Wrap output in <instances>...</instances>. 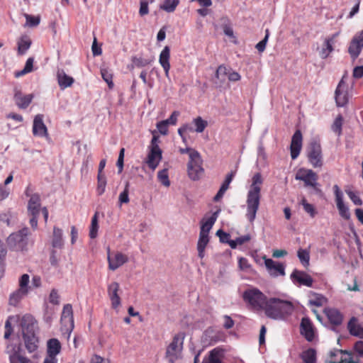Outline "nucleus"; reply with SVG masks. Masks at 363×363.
<instances>
[{
  "mask_svg": "<svg viewBox=\"0 0 363 363\" xmlns=\"http://www.w3.org/2000/svg\"><path fill=\"white\" fill-rule=\"evenodd\" d=\"M296 306V303L289 299L277 297L269 298L263 313L274 320H283L291 315Z\"/></svg>",
  "mask_w": 363,
  "mask_h": 363,
  "instance_id": "obj_1",
  "label": "nucleus"
},
{
  "mask_svg": "<svg viewBox=\"0 0 363 363\" xmlns=\"http://www.w3.org/2000/svg\"><path fill=\"white\" fill-rule=\"evenodd\" d=\"M263 178L259 172L255 173L251 179V184L250 185L247 194V212L246 218L252 223L257 215L260 203V192L261 186L263 184Z\"/></svg>",
  "mask_w": 363,
  "mask_h": 363,
  "instance_id": "obj_2",
  "label": "nucleus"
},
{
  "mask_svg": "<svg viewBox=\"0 0 363 363\" xmlns=\"http://www.w3.org/2000/svg\"><path fill=\"white\" fill-rule=\"evenodd\" d=\"M21 326L26 350L29 353L34 352L33 358L39 359L40 356L37 352L39 340L35 335L36 321L31 315L26 314L21 318Z\"/></svg>",
  "mask_w": 363,
  "mask_h": 363,
  "instance_id": "obj_3",
  "label": "nucleus"
},
{
  "mask_svg": "<svg viewBox=\"0 0 363 363\" xmlns=\"http://www.w3.org/2000/svg\"><path fill=\"white\" fill-rule=\"evenodd\" d=\"M242 297L249 307L257 312H263L269 299L259 289L253 286L247 288Z\"/></svg>",
  "mask_w": 363,
  "mask_h": 363,
  "instance_id": "obj_4",
  "label": "nucleus"
},
{
  "mask_svg": "<svg viewBox=\"0 0 363 363\" xmlns=\"http://www.w3.org/2000/svg\"><path fill=\"white\" fill-rule=\"evenodd\" d=\"M42 212L45 222L48 221V211L46 207L40 208V196L37 194L31 196L28 203V212L30 216V224L33 229H36L38 226V217Z\"/></svg>",
  "mask_w": 363,
  "mask_h": 363,
  "instance_id": "obj_5",
  "label": "nucleus"
},
{
  "mask_svg": "<svg viewBox=\"0 0 363 363\" xmlns=\"http://www.w3.org/2000/svg\"><path fill=\"white\" fill-rule=\"evenodd\" d=\"M152 134L153 137L148 147L146 163L152 170H155L162 160V151L159 146L160 139L159 136L156 134V131H152Z\"/></svg>",
  "mask_w": 363,
  "mask_h": 363,
  "instance_id": "obj_6",
  "label": "nucleus"
},
{
  "mask_svg": "<svg viewBox=\"0 0 363 363\" xmlns=\"http://www.w3.org/2000/svg\"><path fill=\"white\" fill-rule=\"evenodd\" d=\"M29 283L30 277L28 274H24L21 276L18 279V288L9 296V304L11 306H18L28 296L31 289Z\"/></svg>",
  "mask_w": 363,
  "mask_h": 363,
  "instance_id": "obj_7",
  "label": "nucleus"
},
{
  "mask_svg": "<svg viewBox=\"0 0 363 363\" xmlns=\"http://www.w3.org/2000/svg\"><path fill=\"white\" fill-rule=\"evenodd\" d=\"M184 333H179L175 335L172 342L167 348L166 357L169 363H174L182 357Z\"/></svg>",
  "mask_w": 363,
  "mask_h": 363,
  "instance_id": "obj_8",
  "label": "nucleus"
},
{
  "mask_svg": "<svg viewBox=\"0 0 363 363\" xmlns=\"http://www.w3.org/2000/svg\"><path fill=\"white\" fill-rule=\"evenodd\" d=\"M309 162L314 167H320L323 165L321 147L316 140L310 143L307 150Z\"/></svg>",
  "mask_w": 363,
  "mask_h": 363,
  "instance_id": "obj_9",
  "label": "nucleus"
},
{
  "mask_svg": "<svg viewBox=\"0 0 363 363\" xmlns=\"http://www.w3.org/2000/svg\"><path fill=\"white\" fill-rule=\"evenodd\" d=\"M28 229L24 228L22 230L11 234L8 239V245L16 250H23L26 245Z\"/></svg>",
  "mask_w": 363,
  "mask_h": 363,
  "instance_id": "obj_10",
  "label": "nucleus"
},
{
  "mask_svg": "<svg viewBox=\"0 0 363 363\" xmlns=\"http://www.w3.org/2000/svg\"><path fill=\"white\" fill-rule=\"evenodd\" d=\"M296 180L303 181L307 186L315 187L318 184L317 174L311 169H300L296 174Z\"/></svg>",
  "mask_w": 363,
  "mask_h": 363,
  "instance_id": "obj_11",
  "label": "nucleus"
},
{
  "mask_svg": "<svg viewBox=\"0 0 363 363\" xmlns=\"http://www.w3.org/2000/svg\"><path fill=\"white\" fill-rule=\"evenodd\" d=\"M264 260L265 267L271 277H277L285 275V266L272 259L267 258L265 255L262 257Z\"/></svg>",
  "mask_w": 363,
  "mask_h": 363,
  "instance_id": "obj_12",
  "label": "nucleus"
},
{
  "mask_svg": "<svg viewBox=\"0 0 363 363\" xmlns=\"http://www.w3.org/2000/svg\"><path fill=\"white\" fill-rule=\"evenodd\" d=\"M345 79V77H343L335 90V101L338 106H344L349 100L348 85Z\"/></svg>",
  "mask_w": 363,
  "mask_h": 363,
  "instance_id": "obj_13",
  "label": "nucleus"
},
{
  "mask_svg": "<svg viewBox=\"0 0 363 363\" xmlns=\"http://www.w3.org/2000/svg\"><path fill=\"white\" fill-rule=\"evenodd\" d=\"M107 259L108 269L112 271L116 270L128 261V257L126 255L121 252L110 253L109 250L108 251Z\"/></svg>",
  "mask_w": 363,
  "mask_h": 363,
  "instance_id": "obj_14",
  "label": "nucleus"
},
{
  "mask_svg": "<svg viewBox=\"0 0 363 363\" xmlns=\"http://www.w3.org/2000/svg\"><path fill=\"white\" fill-rule=\"evenodd\" d=\"M335 202L339 213L345 220L350 218V213L347 206L343 201V194L337 185L333 186Z\"/></svg>",
  "mask_w": 363,
  "mask_h": 363,
  "instance_id": "obj_15",
  "label": "nucleus"
},
{
  "mask_svg": "<svg viewBox=\"0 0 363 363\" xmlns=\"http://www.w3.org/2000/svg\"><path fill=\"white\" fill-rule=\"evenodd\" d=\"M363 48V30L357 33L352 38L349 48L348 52L351 57L356 59Z\"/></svg>",
  "mask_w": 363,
  "mask_h": 363,
  "instance_id": "obj_16",
  "label": "nucleus"
},
{
  "mask_svg": "<svg viewBox=\"0 0 363 363\" xmlns=\"http://www.w3.org/2000/svg\"><path fill=\"white\" fill-rule=\"evenodd\" d=\"M340 32L338 31L330 36L326 38L323 42V47L319 51V55L322 59H326L334 50V45L337 42V38Z\"/></svg>",
  "mask_w": 363,
  "mask_h": 363,
  "instance_id": "obj_17",
  "label": "nucleus"
},
{
  "mask_svg": "<svg viewBox=\"0 0 363 363\" xmlns=\"http://www.w3.org/2000/svg\"><path fill=\"white\" fill-rule=\"evenodd\" d=\"M119 290V284L116 281L108 286V295L111 300V306L115 310H118L121 306V298L118 295Z\"/></svg>",
  "mask_w": 363,
  "mask_h": 363,
  "instance_id": "obj_18",
  "label": "nucleus"
},
{
  "mask_svg": "<svg viewBox=\"0 0 363 363\" xmlns=\"http://www.w3.org/2000/svg\"><path fill=\"white\" fill-rule=\"evenodd\" d=\"M61 344L56 338L50 339L47 342V356L45 359L57 361V355L60 352Z\"/></svg>",
  "mask_w": 363,
  "mask_h": 363,
  "instance_id": "obj_19",
  "label": "nucleus"
},
{
  "mask_svg": "<svg viewBox=\"0 0 363 363\" xmlns=\"http://www.w3.org/2000/svg\"><path fill=\"white\" fill-rule=\"evenodd\" d=\"M301 334L311 342L315 337V331L312 323L308 318H303L300 326Z\"/></svg>",
  "mask_w": 363,
  "mask_h": 363,
  "instance_id": "obj_20",
  "label": "nucleus"
},
{
  "mask_svg": "<svg viewBox=\"0 0 363 363\" xmlns=\"http://www.w3.org/2000/svg\"><path fill=\"white\" fill-rule=\"evenodd\" d=\"M33 133L35 136L41 138L48 136V129L44 124L43 117L42 115L38 114L34 118Z\"/></svg>",
  "mask_w": 363,
  "mask_h": 363,
  "instance_id": "obj_21",
  "label": "nucleus"
},
{
  "mask_svg": "<svg viewBox=\"0 0 363 363\" xmlns=\"http://www.w3.org/2000/svg\"><path fill=\"white\" fill-rule=\"evenodd\" d=\"M302 134L299 130H297L294 134L291 143V155L293 160L298 156L302 147Z\"/></svg>",
  "mask_w": 363,
  "mask_h": 363,
  "instance_id": "obj_22",
  "label": "nucleus"
},
{
  "mask_svg": "<svg viewBox=\"0 0 363 363\" xmlns=\"http://www.w3.org/2000/svg\"><path fill=\"white\" fill-rule=\"evenodd\" d=\"M220 211H217L214 212L211 216L204 217L201 223V230L199 234L208 235V233L216 223L217 218L218 216Z\"/></svg>",
  "mask_w": 363,
  "mask_h": 363,
  "instance_id": "obj_23",
  "label": "nucleus"
},
{
  "mask_svg": "<svg viewBox=\"0 0 363 363\" xmlns=\"http://www.w3.org/2000/svg\"><path fill=\"white\" fill-rule=\"evenodd\" d=\"M291 277L294 281H297L306 286H311L313 284L312 277L304 272L294 270L291 274Z\"/></svg>",
  "mask_w": 363,
  "mask_h": 363,
  "instance_id": "obj_24",
  "label": "nucleus"
},
{
  "mask_svg": "<svg viewBox=\"0 0 363 363\" xmlns=\"http://www.w3.org/2000/svg\"><path fill=\"white\" fill-rule=\"evenodd\" d=\"M169 58H170V49L168 46H165L162 52H160V57H159V62L160 65L164 69L165 76L168 78L169 77V72L170 69V63H169Z\"/></svg>",
  "mask_w": 363,
  "mask_h": 363,
  "instance_id": "obj_25",
  "label": "nucleus"
},
{
  "mask_svg": "<svg viewBox=\"0 0 363 363\" xmlns=\"http://www.w3.org/2000/svg\"><path fill=\"white\" fill-rule=\"evenodd\" d=\"M61 322L63 325L68 327V329H72L74 327L73 315H72V308L69 304H67L64 306Z\"/></svg>",
  "mask_w": 363,
  "mask_h": 363,
  "instance_id": "obj_26",
  "label": "nucleus"
},
{
  "mask_svg": "<svg viewBox=\"0 0 363 363\" xmlns=\"http://www.w3.org/2000/svg\"><path fill=\"white\" fill-rule=\"evenodd\" d=\"M33 94L16 93L14 96L16 105L21 108H27L33 100Z\"/></svg>",
  "mask_w": 363,
  "mask_h": 363,
  "instance_id": "obj_27",
  "label": "nucleus"
},
{
  "mask_svg": "<svg viewBox=\"0 0 363 363\" xmlns=\"http://www.w3.org/2000/svg\"><path fill=\"white\" fill-rule=\"evenodd\" d=\"M21 346L16 343H9L6 348V352L9 354L10 363L14 362V360L18 358L21 354H20Z\"/></svg>",
  "mask_w": 363,
  "mask_h": 363,
  "instance_id": "obj_28",
  "label": "nucleus"
},
{
  "mask_svg": "<svg viewBox=\"0 0 363 363\" xmlns=\"http://www.w3.org/2000/svg\"><path fill=\"white\" fill-rule=\"evenodd\" d=\"M329 321L335 325H340L342 321V315L339 311L335 308H326L325 310Z\"/></svg>",
  "mask_w": 363,
  "mask_h": 363,
  "instance_id": "obj_29",
  "label": "nucleus"
},
{
  "mask_svg": "<svg viewBox=\"0 0 363 363\" xmlns=\"http://www.w3.org/2000/svg\"><path fill=\"white\" fill-rule=\"evenodd\" d=\"M57 81L60 87L64 89L72 86L74 79L68 76L63 70H60L57 72Z\"/></svg>",
  "mask_w": 363,
  "mask_h": 363,
  "instance_id": "obj_30",
  "label": "nucleus"
},
{
  "mask_svg": "<svg viewBox=\"0 0 363 363\" xmlns=\"http://www.w3.org/2000/svg\"><path fill=\"white\" fill-rule=\"evenodd\" d=\"M18 52L19 55L25 54L31 45V40L28 35H22L17 42Z\"/></svg>",
  "mask_w": 363,
  "mask_h": 363,
  "instance_id": "obj_31",
  "label": "nucleus"
},
{
  "mask_svg": "<svg viewBox=\"0 0 363 363\" xmlns=\"http://www.w3.org/2000/svg\"><path fill=\"white\" fill-rule=\"evenodd\" d=\"M62 230L57 227H54L52 233V245L55 248H61L64 242L62 239Z\"/></svg>",
  "mask_w": 363,
  "mask_h": 363,
  "instance_id": "obj_32",
  "label": "nucleus"
},
{
  "mask_svg": "<svg viewBox=\"0 0 363 363\" xmlns=\"http://www.w3.org/2000/svg\"><path fill=\"white\" fill-rule=\"evenodd\" d=\"M209 242V236L199 234L197 242V250L199 257L202 259L205 256V249Z\"/></svg>",
  "mask_w": 363,
  "mask_h": 363,
  "instance_id": "obj_33",
  "label": "nucleus"
},
{
  "mask_svg": "<svg viewBox=\"0 0 363 363\" xmlns=\"http://www.w3.org/2000/svg\"><path fill=\"white\" fill-rule=\"evenodd\" d=\"M223 352L219 348H215L209 352L208 357L202 363H223L220 360Z\"/></svg>",
  "mask_w": 363,
  "mask_h": 363,
  "instance_id": "obj_34",
  "label": "nucleus"
},
{
  "mask_svg": "<svg viewBox=\"0 0 363 363\" xmlns=\"http://www.w3.org/2000/svg\"><path fill=\"white\" fill-rule=\"evenodd\" d=\"M348 329L351 335L363 338V327L354 320H350L348 323Z\"/></svg>",
  "mask_w": 363,
  "mask_h": 363,
  "instance_id": "obj_35",
  "label": "nucleus"
},
{
  "mask_svg": "<svg viewBox=\"0 0 363 363\" xmlns=\"http://www.w3.org/2000/svg\"><path fill=\"white\" fill-rule=\"evenodd\" d=\"M179 4V0H164V2L160 4V9L167 13H172L175 11Z\"/></svg>",
  "mask_w": 363,
  "mask_h": 363,
  "instance_id": "obj_36",
  "label": "nucleus"
},
{
  "mask_svg": "<svg viewBox=\"0 0 363 363\" xmlns=\"http://www.w3.org/2000/svg\"><path fill=\"white\" fill-rule=\"evenodd\" d=\"M301 358L304 363H315L316 353L313 349H308L303 351L301 354Z\"/></svg>",
  "mask_w": 363,
  "mask_h": 363,
  "instance_id": "obj_37",
  "label": "nucleus"
},
{
  "mask_svg": "<svg viewBox=\"0 0 363 363\" xmlns=\"http://www.w3.org/2000/svg\"><path fill=\"white\" fill-rule=\"evenodd\" d=\"M202 164V160L200 154L198 151L191 152V154L189 157V161L187 164V169L191 168V167H196Z\"/></svg>",
  "mask_w": 363,
  "mask_h": 363,
  "instance_id": "obj_38",
  "label": "nucleus"
},
{
  "mask_svg": "<svg viewBox=\"0 0 363 363\" xmlns=\"http://www.w3.org/2000/svg\"><path fill=\"white\" fill-rule=\"evenodd\" d=\"M188 174L191 179L197 180L199 179L201 174H202L203 169L201 165L191 167V168H188Z\"/></svg>",
  "mask_w": 363,
  "mask_h": 363,
  "instance_id": "obj_39",
  "label": "nucleus"
},
{
  "mask_svg": "<svg viewBox=\"0 0 363 363\" xmlns=\"http://www.w3.org/2000/svg\"><path fill=\"white\" fill-rule=\"evenodd\" d=\"M33 58L29 57L26 62L24 68L18 72H16L15 73L16 77H20L26 74L30 73L33 70Z\"/></svg>",
  "mask_w": 363,
  "mask_h": 363,
  "instance_id": "obj_40",
  "label": "nucleus"
},
{
  "mask_svg": "<svg viewBox=\"0 0 363 363\" xmlns=\"http://www.w3.org/2000/svg\"><path fill=\"white\" fill-rule=\"evenodd\" d=\"M297 256L304 267H308L309 265L310 255L308 250L299 249L297 252Z\"/></svg>",
  "mask_w": 363,
  "mask_h": 363,
  "instance_id": "obj_41",
  "label": "nucleus"
},
{
  "mask_svg": "<svg viewBox=\"0 0 363 363\" xmlns=\"http://www.w3.org/2000/svg\"><path fill=\"white\" fill-rule=\"evenodd\" d=\"M193 123L196 126L195 131L202 133L208 125V122L201 117H197L193 120Z\"/></svg>",
  "mask_w": 363,
  "mask_h": 363,
  "instance_id": "obj_42",
  "label": "nucleus"
},
{
  "mask_svg": "<svg viewBox=\"0 0 363 363\" xmlns=\"http://www.w3.org/2000/svg\"><path fill=\"white\" fill-rule=\"evenodd\" d=\"M24 16L26 19V23L25 24V26L28 27H35L39 25L40 21V18L39 16H31L29 14H24Z\"/></svg>",
  "mask_w": 363,
  "mask_h": 363,
  "instance_id": "obj_43",
  "label": "nucleus"
},
{
  "mask_svg": "<svg viewBox=\"0 0 363 363\" xmlns=\"http://www.w3.org/2000/svg\"><path fill=\"white\" fill-rule=\"evenodd\" d=\"M326 298L320 294H314L309 300L311 306H322L326 303Z\"/></svg>",
  "mask_w": 363,
  "mask_h": 363,
  "instance_id": "obj_44",
  "label": "nucleus"
},
{
  "mask_svg": "<svg viewBox=\"0 0 363 363\" xmlns=\"http://www.w3.org/2000/svg\"><path fill=\"white\" fill-rule=\"evenodd\" d=\"M157 178L159 181L164 186H169L170 182L169 179L168 171L167 169H164L158 172Z\"/></svg>",
  "mask_w": 363,
  "mask_h": 363,
  "instance_id": "obj_45",
  "label": "nucleus"
},
{
  "mask_svg": "<svg viewBox=\"0 0 363 363\" xmlns=\"http://www.w3.org/2000/svg\"><path fill=\"white\" fill-rule=\"evenodd\" d=\"M106 186V178L105 174L98 175V184L96 191L99 195L104 193Z\"/></svg>",
  "mask_w": 363,
  "mask_h": 363,
  "instance_id": "obj_46",
  "label": "nucleus"
},
{
  "mask_svg": "<svg viewBox=\"0 0 363 363\" xmlns=\"http://www.w3.org/2000/svg\"><path fill=\"white\" fill-rule=\"evenodd\" d=\"M301 205L303 207L304 211L310 215L311 217L313 218L317 214V211L313 205L307 202L305 199L301 200Z\"/></svg>",
  "mask_w": 363,
  "mask_h": 363,
  "instance_id": "obj_47",
  "label": "nucleus"
},
{
  "mask_svg": "<svg viewBox=\"0 0 363 363\" xmlns=\"http://www.w3.org/2000/svg\"><path fill=\"white\" fill-rule=\"evenodd\" d=\"M101 74L103 79L107 83L108 87L111 89L113 86L112 73L107 69H101Z\"/></svg>",
  "mask_w": 363,
  "mask_h": 363,
  "instance_id": "obj_48",
  "label": "nucleus"
},
{
  "mask_svg": "<svg viewBox=\"0 0 363 363\" xmlns=\"http://www.w3.org/2000/svg\"><path fill=\"white\" fill-rule=\"evenodd\" d=\"M155 0H140L139 14L141 16H145L149 13L148 5L154 2Z\"/></svg>",
  "mask_w": 363,
  "mask_h": 363,
  "instance_id": "obj_49",
  "label": "nucleus"
},
{
  "mask_svg": "<svg viewBox=\"0 0 363 363\" xmlns=\"http://www.w3.org/2000/svg\"><path fill=\"white\" fill-rule=\"evenodd\" d=\"M342 117L341 116H338L333 124L332 125V130L334 133H335L337 135H340L341 130H342Z\"/></svg>",
  "mask_w": 363,
  "mask_h": 363,
  "instance_id": "obj_50",
  "label": "nucleus"
},
{
  "mask_svg": "<svg viewBox=\"0 0 363 363\" xmlns=\"http://www.w3.org/2000/svg\"><path fill=\"white\" fill-rule=\"evenodd\" d=\"M132 61H133V65L138 67H145V66L148 65L149 64H150V62H151V60H150L148 59L143 58L141 57H134L133 58Z\"/></svg>",
  "mask_w": 363,
  "mask_h": 363,
  "instance_id": "obj_51",
  "label": "nucleus"
},
{
  "mask_svg": "<svg viewBox=\"0 0 363 363\" xmlns=\"http://www.w3.org/2000/svg\"><path fill=\"white\" fill-rule=\"evenodd\" d=\"M228 69L225 66L220 65L218 67L216 76L220 81H224L225 76L228 74Z\"/></svg>",
  "mask_w": 363,
  "mask_h": 363,
  "instance_id": "obj_52",
  "label": "nucleus"
},
{
  "mask_svg": "<svg viewBox=\"0 0 363 363\" xmlns=\"http://www.w3.org/2000/svg\"><path fill=\"white\" fill-rule=\"evenodd\" d=\"M269 36V30L266 29V30H265V36H264V39L262 40H261L260 42H259L256 45V48L257 49V50L259 52H262L265 50L266 45H267Z\"/></svg>",
  "mask_w": 363,
  "mask_h": 363,
  "instance_id": "obj_53",
  "label": "nucleus"
},
{
  "mask_svg": "<svg viewBox=\"0 0 363 363\" xmlns=\"http://www.w3.org/2000/svg\"><path fill=\"white\" fill-rule=\"evenodd\" d=\"M346 194L355 205L361 206L362 204V199L355 192L351 190H346Z\"/></svg>",
  "mask_w": 363,
  "mask_h": 363,
  "instance_id": "obj_54",
  "label": "nucleus"
},
{
  "mask_svg": "<svg viewBox=\"0 0 363 363\" xmlns=\"http://www.w3.org/2000/svg\"><path fill=\"white\" fill-rule=\"evenodd\" d=\"M340 354V361L335 362H331V363H356L352 360V357L350 356V354L347 352H344L342 351L339 352Z\"/></svg>",
  "mask_w": 363,
  "mask_h": 363,
  "instance_id": "obj_55",
  "label": "nucleus"
},
{
  "mask_svg": "<svg viewBox=\"0 0 363 363\" xmlns=\"http://www.w3.org/2000/svg\"><path fill=\"white\" fill-rule=\"evenodd\" d=\"M168 125H169L164 121H160L156 125L158 131L163 135H167Z\"/></svg>",
  "mask_w": 363,
  "mask_h": 363,
  "instance_id": "obj_56",
  "label": "nucleus"
},
{
  "mask_svg": "<svg viewBox=\"0 0 363 363\" xmlns=\"http://www.w3.org/2000/svg\"><path fill=\"white\" fill-rule=\"evenodd\" d=\"M179 112L177 111H174L172 112L171 116L167 120H164L168 125H176L177 123L178 117L179 116Z\"/></svg>",
  "mask_w": 363,
  "mask_h": 363,
  "instance_id": "obj_57",
  "label": "nucleus"
},
{
  "mask_svg": "<svg viewBox=\"0 0 363 363\" xmlns=\"http://www.w3.org/2000/svg\"><path fill=\"white\" fill-rule=\"evenodd\" d=\"M124 152H125L124 148H122L120 150L117 164H116L118 167L119 173H121L123 171V168Z\"/></svg>",
  "mask_w": 363,
  "mask_h": 363,
  "instance_id": "obj_58",
  "label": "nucleus"
},
{
  "mask_svg": "<svg viewBox=\"0 0 363 363\" xmlns=\"http://www.w3.org/2000/svg\"><path fill=\"white\" fill-rule=\"evenodd\" d=\"M119 201L121 203H127L129 202L128 184L126 185L124 191L120 194Z\"/></svg>",
  "mask_w": 363,
  "mask_h": 363,
  "instance_id": "obj_59",
  "label": "nucleus"
},
{
  "mask_svg": "<svg viewBox=\"0 0 363 363\" xmlns=\"http://www.w3.org/2000/svg\"><path fill=\"white\" fill-rule=\"evenodd\" d=\"M49 301L53 304L59 303V296L56 290L52 289L49 296Z\"/></svg>",
  "mask_w": 363,
  "mask_h": 363,
  "instance_id": "obj_60",
  "label": "nucleus"
},
{
  "mask_svg": "<svg viewBox=\"0 0 363 363\" xmlns=\"http://www.w3.org/2000/svg\"><path fill=\"white\" fill-rule=\"evenodd\" d=\"M216 235L219 237L220 240L222 242H226L227 243L228 242V240H229V238H230V235L228 233H226L223 232L222 230H218L216 232Z\"/></svg>",
  "mask_w": 363,
  "mask_h": 363,
  "instance_id": "obj_61",
  "label": "nucleus"
},
{
  "mask_svg": "<svg viewBox=\"0 0 363 363\" xmlns=\"http://www.w3.org/2000/svg\"><path fill=\"white\" fill-rule=\"evenodd\" d=\"M239 267L242 270H247L250 267V264L248 263V261L247 259L244 257H240L239 259Z\"/></svg>",
  "mask_w": 363,
  "mask_h": 363,
  "instance_id": "obj_62",
  "label": "nucleus"
},
{
  "mask_svg": "<svg viewBox=\"0 0 363 363\" xmlns=\"http://www.w3.org/2000/svg\"><path fill=\"white\" fill-rule=\"evenodd\" d=\"M11 363H38V362H34L30 359L21 355L18 358L15 359L14 362H12Z\"/></svg>",
  "mask_w": 363,
  "mask_h": 363,
  "instance_id": "obj_63",
  "label": "nucleus"
},
{
  "mask_svg": "<svg viewBox=\"0 0 363 363\" xmlns=\"http://www.w3.org/2000/svg\"><path fill=\"white\" fill-rule=\"evenodd\" d=\"M355 351L361 356H363V341H358L355 343L354 346Z\"/></svg>",
  "mask_w": 363,
  "mask_h": 363,
  "instance_id": "obj_64",
  "label": "nucleus"
}]
</instances>
